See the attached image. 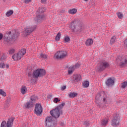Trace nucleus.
Here are the masks:
<instances>
[{"label": "nucleus", "instance_id": "1", "mask_svg": "<svg viewBox=\"0 0 127 127\" xmlns=\"http://www.w3.org/2000/svg\"><path fill=\"white\" fill-rule=\"evenodd\" d=\"M64 106H65V103H62L55 109L52 110L50 111V115L56 120V119L59 118L60 115L62 114V109Z\"/></svg>", "mask_w": 127, "mask_h": 127}, {"label": "nucleus", "instance_id": "2", "mask_svg": "<svg viewBox=\"0 0 127 127\" xmlns=\"http://www.w3.org/2000/svg\"><path fill=\"white\" fill-rule=\"evenodd\" d=\"M38 12L40 13L39 15L34 19V21L37 24H39L40 22H42L45 19V15L43 14V12H44V8H40L39 9Z\"/></svg>", "mask_w": 127, "mask_h": 127}, {"label": "nucleus", "instance_id": "3", "mask_svg": "<svg viewBox=\"0 0 127 127\" xmlns=\"http://www.w3.org/2000/svg\"><path fill=\"white\" fill-rule=\"evenodd\" d=\"M26 53V49H22L17 53L14 54L12 56V58L13 59L14 61H17L20 60L24 55H25Z\"/></svg>", "mask_w": 127, "mask_h": 127}, {"label": "nucleus", "instance_id": "4", "mask_svg": "<svg viewBox=\"0 0 127 127\" xmlns=\"http://www.w3.org/2000/svg\"><path fill=\"white\" fill-rule=\"evenodd\" d=\"M67 55L66 51H59L55 53L54 58L58 60H63L67 57Z\"/></svg>", "mask_w": 127, "mask_h": 127}, {"label": "nucleus", "instance_id": "5", "mask_svg": "<svg viewBox=\"0 0 127 127\" xmlns=\"http://www.w3.org/2000/svg\"><path fill=\"white\" fill-rule=\"evenodd\" d=\"M37 100V97L35 96H31L30 98V100L28 101V102L24 103L25 108H26V109H29L30 108H32Z\"/></svg>", "mask_w": 127, "mask_h": 127}, {"label": "nucleus", "instance_id": "6", "mask_svg": "<svg viewBox=\"0 0 127 127\" xmlns=\"http://www.w3.org/2000/svg\"><path fill=\"white\" fill-rule=\"evenodd\" d=\"M120 122H121V116L120 114L115 113L113 116L112 126H113V127H118V126L120 125Z\"/></svg>", "mask_w": 127, "mask_h": 127}, {"label": "nucleus", "instance_id": "7", "mask_svg": "<svg viewBox=\"0 0 127 127\" xmlns=\"http://www.w3.org/2000/svg\"><path fill=\"white\" fill-rule=\"evenodd\" d=\"M55 120L51 116L47 117L46 119V125L47 127H51L56 125L57 124V120L55 118Z\"/></svg>", "mask_w": 127, "mask_h": 127}, {"label": "nucleus", "instance_id": "8", "mask_svg": "<svg viewBox=\"0 0 127 127\" xmlns=\"http://www.w3.org/2000/svg\"><path fill=\"white\" fill-rule=\"evenodd\" d=\"M46 73L45 70L43 69H38L33 71L32 76L35 78H39V77H42V76L45 75Z\"/></svg>", "mask_w": 127, "mask_h": 127}, {"label": "nucleus", "instance_id": "9", "mask_svg": "<svg viewBox=\"0 0 127 127\" xmlns=\"http://www.w3.org/2000/svg\"><path fill=\"white\" fill-rule=\"evenodd\" d=\"M110 64L108 62H102L100 63L99 65L96 68V70L101 72V71H104L107 68H110Z\"/></svg>", "mask_w": 127, "mask_h": 127}, {"label": "nucleus", "instance_id": "10", "mask_svg": "<svg viewBox=\"0 0 127 127\" xmlns=\"http://www.w3.org/2000/svg\"><path fill=\"white\" fill-rule=\"evenodd\" d=\"M35 114L37 115V116H39V115H41L42 114V106H41V104L39 103H36L35 105Z\"/></svg>", "mask_w": 127, "mask_h": 127}, {"label": "nucleus", "instance_id": "11", "mask_svg": "<svg viewBox=\"0 0 127 127\" xmlns=\"http://www.w3.org/2000/svg\"><path fill=\"white\" fill-rule=\"evenodd\" d=\"M37 26L36 25L33 26V27H27L24 32V35H29L31 32L34 31L36 29Z\"/></svg>", "mask_w": 127, "mask_h": 127}, {"label": "nucleus", "instance_id": "12", "mask_svg": "<svg viewBox=\"0 0 127 127\" xmlns=\"http://www.w3.org/2000/svg\"><path fill=\"white\" fill-rule=\"evenodd\" d=\"M80 67V64L77 63L73 66H70L69 67H68V74H72L73 73V71L75 69H78Z\"/></svg>", "mask_w": 127, "mask_h": 127}, {"label": "nucleus", "instance_id": "13", "mask_svg": "<svg viewBox=\"0 0 127 127\" xmlns=\"http://www.w3.org/2000/svg\"><path fill=\"white\" fill-rule=\"evenodd\" d=\"M120 61L121 66H127V58L126 57H123V58H121Z\"/></svg>", "mask_w": 127, "mask_h": 127}, {"label": "nucleus", "instance_id": "14", "mask_svg": "<svg viewBox=\"0 0 127 127\" xmlns=\"http://www.w3.org/2000/svg\"><path fill=\"white\" fill-rule=\"evenodd\" d=\"M114 84L115 81L111 78L107 79L106 82V84L107 85V86H108V87H112V86H114Z\"/></svg>", "mask_w": 127, "mask_h": 127}, {"label": "nucleus", "instance_id": "15", "mask_svg": "<svg viewBox=\"0 0 127 127\" xmlns=\"http://www.w3.org/2000/svg\"><path fill=\"white\" fill-rule=\"evenodd\" d=\"M13 121H14L13 118H9L7 120V123H6L7 127H12L13 125Z\"/></svg>", "mask_w": 127, "mask_h": 127}, {"label": "nucleus", "instance_id": "16", "mask_svg": "<svg viewBox=\"0 0 127 127\" xmlns=\"http://www.w3.org/2000/svg\"><path fill=\"white\" fill-rule=\"evenodd\" d=\"M81 75L80 74H74L73 76L72 80L74 81V82H79L80 80H81Z\"/></svg>", "mask_w": 127, "mask_h": 127}, {"label": "nucleus", "instance_id": "17", "mask_svg": "<svg viewBox=\"0 0 127 127\" xmlns=\"http://www.w3.org/2000/svg\"><path fill=\"white\" fill-rule=\"evenodd\" d=\"M101 99V93H98L97 94L96 97L95 98V103L98 106V107H101V104H100V101L99 100Z\"/></svg>", "mask_w": 127, "mask_h": 127}, {"label": "nucleus", "instance_id": "18", "mask_svg": "<svg viewBox=\"0 0 127 127\" xmlns=\"http://www.w3.org/2000/svg\"><path fill=\"white\" fill-rule=\"evenodd\" d=\"M109 121V119L108 118H104L101 120V126H107L108 125V122Z\"/></svg>", "mask_w": 127, "mask_h": 127}, {"label": "nucleus", "instance_id": "19", "mask_svg": "<svg viewBox=\"0 0 127 127\" xmlns=\"http://www.w3.org/2000/svg\"><path fill=\"white\" fill-rule=\"evenodd\" d=\"M93 42V40L91 39H88L85 42V44L86 46H91Z\"/></svg>", "mask_w": 127, "mask_h": 127}, {"label": "nucleus", "instance_id": "20", "mask_svg": "<svg viewBox=\"0 0 127 127\" xmlns=\"http://www.w3.org/2000/svg\"><path fill=\"white\" fill-rule=\"evenodd\" d=\"M26 92H27V88H26V86H23L21 87V93L23 95H24V94H26Z\"/></svg>", "mask_w": 127, "mask_h": 127}, {"label": "nucleus", "instance_id": "21", "mask_svg": "<svg viewBox=\"0 0 127 127\" xmlns=\"http://www.w3.org/2000/svg\"><path fill=\"white\" fill-rule=\"evenodd\" d=\"M75 24H76V22L72 21L70 25V28L72 31H75V29H76V26Z\"/></svg>", "mask_w": 127, "mask_h": 127}, {"label": "nucleus", "instance_id": "22", "mask_svg": "<svg viewBox=\"0 0 127 127\" xmlns=\"http://www.w3.org/2000/svg\"><path fill=\"white\" fill-rule=\"evenodd\" d=\"M15 52V48H10L8 51V54L9 55H12Z\"/></svg>", "mask_w": 127, "mask_h": 127}, {"label": "nucleus", "instance_id": "23", "mask_svg": "<svg viewBox=\"0 0 127 127\" xmlns=\"http://www.w3.org/2000/svg\"><path fill=\"white\" fill-rule=\"evenodd\" d=\"M117 40V37L116 36H113L112 38L110 40V44L111 45H113V44H114V43H115V42H116V40Z\"/></svg>", "mask_w": 127, "mask_h": 127}, {"label": "nucleus", "instance_id": "24", "mask_svg": "<svg viewBox=\"0 0 127 127\" xmlns=\"http://www.w3.org/2000/svg\"><path fill=\"white\" fill-rule=\"evenodd\" d=\"M68 95L69 96V98H75V97H76V96H77L78 94H77V93L75 92H71L69 93Z\"/></svg>", "mask_w": 127, "mask_h": 127}, {"label": "nucleus", "instance_id": "25", "mask_svg": "<svg viewBox=\"0 0 127 127\" xmlns=\"http://www.w3.org/2000/svg\"><path fill=\"white\" fill-rule=\"evenodd\" d=\"M116 14L118 17V18H120V19H122L123 17H124V14L122 13L121 12H118L116 13Z\"/></svg>", "mask_w": 127, "mask_h": 127}, {"label": "nucleus", "instance_id": "26", "mask_svg": "<svg viewBox=\"0 0 127 127\" xmlns=\"http://www.w3.org/2000/svg\"><path fill=\"white\" fill-rule=\"evenodd\" d=\"M61 37V33L60 32H59L55 38L56 41H59L60 40V38Z\"/></svg>", "mask_w": 127, "mask_h": 127}, {"label": "nucleus", "instance_id": "27", "mask_svg": "<svg viewBox=\"0 0 127 127\" xmlns=\"http://www.w3.org/2000/svg\"><path fill=\"white\" fill-rule=\"evenodd\" d=\"M68 12L70 14H75V13H77V9L74 8L72 9H70L68 11Z\"/></svg>", "mask_w": 127, "mask_h": 127}, {"label": "nucleus", "instance_id": "28", "mask_svg": "<svg viewBox=\"0 0 127 127\" xmlns=\"http://www.w3.org/2000/svg\"><path fill=\"white\" fill-rule=\"evenodd\" d=\"M89 84L90 83L88 81H86L83 82V86L84 88H88V87H89Z\"/></svg>", "mask_w": 127, "mask_h": 127}, {"label": "nucleus", "instance_id": "29", "mask_svg": "<svg viewBox=\"0 0 127 127\" xmlns=\"http://www.w3.org/2000/svg\"><path fill=\"white\" fill-rule=\"evenodd\" d=\"M13 14V11L12 10H10L6 13V16H10Z\"/></svg>", "mask_w": 127, "mask_h": 127}, {"label": "nucleus", "instance_id": "30", "mask_svg": "<svg viewBox=\"0 0 127 127\" xmlns=\"http://www.w3.org/2000/svg\"><path fill=\"white\" fill-rule=\"evenodd\" d=\"M40 55L41 56V58H42L44 60L48 57V55L45 54H40Z\"/></svg>", "mask_w": 127, "mask_h": 127}, {"label": "nucleus", "instance_id": "31", "mask_svg": "<svg viewBox=\"0 0 127 127\" xmlns=\"http://www.w3.org/2000/svg\"><path fill=\"white\" fill-rule=\"evenodd\" d=\"M0 95L3 97L6 96V93H5L2 89H0Z\"/></svg>", "mask_w": 127, "mask_h": 127}, {"label": "nucleus", "instance_id": "32", "mask_svg": "<svg viewBox=\"0 0 127 127\" xmlns=\"http://www.w3.org/2000/svg\"><path fill=\"white\" fill-rule=\"evenodd\" d=\"M18 34H19V33H17L14 34L12 36V38H11V39H15L16 38H17V37H18Z\"/></svg>", "mask_w": 127, "mask_h": 127}, {"label": "nucleus", "instance_id": "33", "mask_svg": "<svg viewBox=\"0 0 127 127\" xmlns=\"http://www.w3.org/2000/svg\"><path fill=\"white\" fill-rule=\"evenodd\" d=\"M77 28H78V30L79 31H81L82 30V28H83V25L82 24H79V25L76 26Z\"/></svg>", "mask_w": 127, "mask_h": 127}, {"label": "nucleus", "instance_id": "34", "mask_svg": "<svg viewBox=\"0 0 127 127\" xmlns=\"http://www.w3.org/2000/svg\"><path fill=\"white\" fill-rule=\"evenodd\" d=\"M0 127H7L6 122L5 121H3L1 123Z\"/></svg>", "mask_w": 127, "mask_h": 127}, {"label": "nucleus", "instance_id": "35", "mask_svg": "<svg viewBox=\"0 0 127 127\" xmlns=\"http://www.w3.org/2000/svg\"><path fill=\"white\" fill-rule=\"evenodd\" d=\"M5 59H6V56L5 55V54H3L1 57V60L2 61L5 60Z\"/></svg>", "mask_w": 127, "mask_h": 127}, {"label": "nucleus", "instance_id": "36", "mask_svg": "<svg viewBox=\"0 0 127 127\" xmlns=\"http://www.w3.org/2000/svg\"><path fill=\"white\" fill-rule=\"evenodd\" d=\"M127 86V82L125 81L122 84L121 87L122 88H126Z\"/></svg>", "mask_w": 127, "mask_h": 127}, {"label": "nucleus", "instance_id": "37", "mask_svg": "<svg viewBox=\"0 0 127 127\" xmlns=\"http://www.w3.org/2000/svg\"><path fill=\"white\" fill-rule=\"evenodd\" d=\"M0 68H5V64L4 63H1L0 64Z\"/></svg>", "mask_w": 127, "mask_h": 127}, {"label": "nucleus", "instance_id": "38", "mask_svg": "<svg viewBox=\"0 0 127 127\" xmlns=\"http://www.w3.org/2000/svg\"><path fill=\"white\" fill-rule=\"evenodd\" d=\"M64 41H65V42H69V41H70V38H69V37H65Z\"/></svg>", "mask_w": 127, "mask_h": 127}, {"label": "nucleus", "instance_id": "39", "mask_svg": "<svg viewBox=\"0 0 127 127\" xmlns=\"http://www.w3.org/2000/svg\"><path fill=\"white\" fill-rule=\"evenodd\" d=\"M54 102L56 103H57L58 102H60V100L58 98H55L54 99Z\"/></svg>", "mask_w": 127, "mask_h": 127}, {"label": "nucleus", "instance_id": "40", "mask_svg": "<svg viewBox=\"0 0 127 127\" xmlns=\"http://www.w3.org/2000/svg\"><path fill=\"white\" fill-rule=\"evenodd\" d=\"M32 0H24V2L25 3H29V2H31Z\"/></svg>", "mask_w": 127, "mask_h": 127}, {"label": "nucleus", "instance_id": "41", "mask_svg": "<svg viewBox=\"0 0 127 127\" xmlns=\"http://www.w3.org/2000/svg\"><path fill=\"white\" fill-rule=\"evenodd\" d=\"M83 125H84L85 126H90V123H89L87 121H85L83 123Z\"/></svg>", "mask_w": 127, "mask_h": 127}, {"label": "nucleus", "instance_id": "42", "mask_svg": "<svg viewBox=\"0 0 127 127\" xmlns=\"http://www.w3.org/2000/svg\"><path fill=\"white\" fill-rule=\"evenodd\" d=\"M103 102L104 104H107V98L106 97L103 98Z\"/></svg>", "mask_w": 127, "mask_h": 127}, {"label": "nucleus", "instance_id": "43", "mask_svg": "<svg viewBox=\"0 0 127 127\" xmlns=\"http://www.w3.org/2000/svg\"><path fill=\"white\" fill-rule=\"evenodd\" d=\"M46 1H47V0H41V2H42V3H43L44 4H45V3H46Z\"/></svg>", "mask_w": 127, "mask_h": 127}, {"label": "nucleus", "instance_id": "44", "mask_svg": "<svg viewBox=\"0 0 127 127\" xmlns=\"http://www.w3.org/2000/svg\"><path fill=\"white\" fill-rule=\"evenodd\" d=\"M66 89V86H63L61 90L62 91H64V90H65Z\"/></svg>", "mask_w": 127, "mask_h": 127}, {"label": "nucleus", "instance_id": "45", "mask_svg": "<svg viewBox=\"0 0 127 127\" xmlns=\"http://www.w3.org/2000/svg\"><path fill=\"white\" fill-rule=\"evenodd\" d=\"M2 37H3V35L2 34L0 33V40H1L2 39Z\"/></svg>", "mask_w": 127, "mask_h": 127}, {"label": "nucleus", "instance_id": "46", "mask_svg": "<svg viewBox=\"0 0 127 127\" xmlns=\"http://www.w3.org/2000/svg\"><path fill=\"white\" fill-rule=\"evenodd\" d=\"M10 100H11L10 97H7V101H10Z\"/></svg>", "mask_w": 127, "mask_h": 127}, {"label": "nucleus", "instance_id": "47", "mask_svg": "<svg viewBox=\"0 0 127 127\" xmlns=\"http://www.w3.org/2000/svg\"><path fill=\"white\" fill-rule=\"evenodd\" d=\"M6 68H9V65H8V64H6Z\"/></svg>", "mask_w": 127, "mask_h": 127}, {"label": "nucleus", "instance_id": "48", "mask_svg": "<svg viewBox=\"0 0 127 127\" xmlns=\"http://www.w3.org/2000/svg\"><path fill=\"white\" fill-rule=\"evenodd\" d=\"M11 33V32H10V31H9V32H8V34H9V35H10V34Z\"/></svg>", "mask_w": 127, "mask_h": 127}, {"label": "nucleus", "instance_id": "49", "mask_svg": "<svg viewBox=\"0 0 127 127\" xmlns=\"http://www.w3.org/2000/svg\"><path fill=\"white\" fill-rule=\"evenodd\" d=\"M85 0V1H88V0Z\"/></svg>", "mask_w": 127, "mask_h": 127}, {"label": "nucleus", "instance_id": "50", "mask_svg": "<svg viewBox=\"0 0 127 127\" xmlns=\"http://www.w3.org/2000/svg\"><path fill=\"white\" fill-rule=\"evenodd\" d=\"M28 76H30V74L29 73V74H28Z\"/></svg>", "mask_w": 127, "mask_h": 127}]
</instances>
